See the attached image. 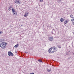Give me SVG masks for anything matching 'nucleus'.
<instances>
[{"label": "nucleus", "instance_id": "nucleus-1", "mask_svg": "<svg viewBox=\"0 0 74 74\" xmlns=\"http://www.w3.org/2000/svg\"><path fill=\"white\" fill-rule=\"evenodd\" d=\"M58 49L55 47H53L50 48L49 50V52L50 53H52L57 51Z\"/></svg>", "mask_w": 74, "mask_h": 74}, {"label": "nucleus", "instance_id": "nucleus-2", "mask_svg": "<svg viewBox=\"0 0 74 74\" xmlns=\"http://www.w3.org/2000/svg\"><path fill=\"white\" fill-rule=\"evenodd\" d=\"M7 43L3 42L1 43L0 44V47L2 49H4L6 48V45Z\"/></svg>", "mask_w": 74, "mask_h": 74}, {"label": "nucleus", "instance_id": "nucleus-3", "mask_svg": "<svg viewBox=\"0 0 74 74\" xmlns=\"http://www.w3.org/2000/svg\"><path fill=\"white\" fill-rule=\"evenodd\" d=\"M8 55L9 56H13L14 54L13 53H12L11 52H10V51L8 52Z\"/></svg>", "mask_w": 74, "mask_h": 74}, {"label": "nucleus", "instance_id": "nucleus-4", "mask_svg": "<svg viewBox=\"0 0 74 74\" xmlns=\"http://www.w3.org/2000/svg\"><path fill=\"white\" fill-rule=\"evenodd\" d=\"M12 12L13 15H15L16 16L17 15L18 13L16 10L14 11V12Z\"/></svg>", "mask_w": 74, "mask_h": 74}, {"label": "nucleus", "instance_id": "nucleus-5", "mask_svg": "<svg viewBox=\"0 0 74 74\" xmlns=\"http://www.w3.org/2000/svg\"><path fill=\"white\" fill-rule=\"evenodd\" d=\"M28 14H29V12H25V15H24V16H25V17H26V16H27Z\"/></svg>", "mask_w": 74, "mask_h": 74}, {"label": "nucleus", "instance_id": "nucleus-6", "mask_svg": "<svg viewBox=\"0 0 74 74\" xmlns=\"http://www.w3.org/2000/svg\"><path fill=\"white\" fill-rule=\"evenodd\" d=\"M49 40L50 41H53V38L52 37H49Z\"/></svg>", "mask_w": 74, "mask_h": 74}, {"label": "nucleus", "instance_id": "nucleus-7", "mask_svg": "<svg viewBox=\"0 0 74 74\" xmlns=\"http://www.w3.org/2000/svg\"><path fill=\"white\" fill-rule=\"evenodd\" d=\"M56 33V32L54 29H53L52 30V32H51V33L52 34H55V33Z\"/></svg>", "mask_w": 74, "mask_h": 74}, {"label": "nucleus", "instance_id": "nucleus-8", "mask_svg": "<svg viewBox=\"0 0 74 74\" xmlns=\"http://www.w3.org/2000/svg\"><path fill=\"white\" fill-rule=\"evenodd\" d=\"M15 3L17 4H19L20 2H19V0H16V1Z\"/></svg>", "mask_w": 74, "mask_h": 74}, {"label": "nucleus", "instance_id": "nucleus-9", "mask_svg": "<svg viewBox=\"0 0 74 74\" xmlns=\"http://www.w3.org/2000/svg\"><path fill=\"white\" fill-rule=\"evenodd\" d=\"M68 23H69V20H66L64 21V23H65V24H66Z\"/></svg>", "mask_w": 74, "mask_h": 74}, {"label": "nucleus", "instance_id": "nucleus-10", "mask_svg": "<svg viewBox=\"0 0 74 74\" xmlns=\"http://www.w3.org/2000/svg\"><path fill=\"white\" fill-rule=\"evenodd\" d=\"M12 8V6H10V7H9L8 9L9 11H10L11 8Z\"/></svg>", "mask_w": 74, "mask_h": 74}, {"label": "nucleus", "instance_id": "nucleus-11", "mask_svg": "<svg viewBox=\"0 0 74 74\" xmlns=\"http://www.w3.org/2000/svg\"><path fill=\"white\" fill-rule=\"evenodd\" d=\"M60 22H63L64 21V19L63 18H61L60 19Z\"/></svg>", "mask_w": 74, "mask_h": 74}, {"label": "nucleus", "instance_id": "nucleus-12", "mask_svg": "<svg viewBox=\"0 0 74 74\" xmlns=\"http://www.w3.org/2000/svg\"><path fill=\"white\" fill-rule=\"evenodd\" d=\"M18 46H19V44H17V45H15L14 47V48H17V47H18Z\"/></svg>", "mask_w": 74, "mask_h": 74}, {"label": "nucleus", "instance_id": "nucleus-13", "mask_svg": "<svg viewBox=\"0 0 74 74\" xmlns=\"http://www.w3.org/2000/svg\"><path fill=\"white\" fill-rule=\"evenodd\" d=\"M12 12L15 11V9H14V8H12Z\"/></svg>", "mask_w": 74, "mask_h": 74}, {"label": "nucleus", "instance_id": "nucleus-14", "mask_svg": "<svg viewBox=\"0 0 74 74\" xmlns=\"http://www.w3.org/2000/svg\"><path fill=\"white\" fill-rule=\"evenodd\" d=\"M47 71H48V72H50V71H51V69H47Z\"/></svg>", "mask_w": 74, "mask_h": 74}, {"label": "nucleus", "instance_id": "nucleus-15", "mask_svg": "<svg viewBox=\"0 0 74 74\" xmlns=\"http://www.w3.org/2000/svg\"><path fill=\"white\" fill-rule=\"evenodd\" d=\"M70 17L71 18H73V15L71 14L70 15Z\"/></svg>", "mask_w": 74, "mask_h": 74}, {"label": "nucleus", "instance_id": "nucleus-16", "mask_svg": "<svg viewBox=\"0 0 74 74\" xmlns=\"http://www.w3.org/2000/svg\"><path fill=\"white\" fill-rule=\"evenodd\" d=\"M38 62H41L42 63V60H38Z\"/></svg>", "mask_w": 74, "mask_h": 74}, {"label": "nucleus", "instance_id": "nucleus-17", "mask_svg": "<svg viewBox=\"0 0 74 74\" xmlns=\"http://www.w3.org/2000/svg\"><path fill=\"white\" fill-rule=\"evenodd\" d=\"M61 1V0H58V3H60Z\"/></svg>", "mask_w": 74, "mask_h": 74}, {"label": "nucleus", "instance_id": "nucleus-18", "mask_svg": "<svg viewBox=\"0 0 74 74\" xmlns=\"http://www.w3.org/2000/svg\"><path fill=\"white\" fill-rule=\"evenodd\" d=\"M44 0H39L40 2H43Z\"/></svg>", "mask_w": 74, "mask_h": 74}, {"label": "nucleus", "instance_id": "nucleus-19", "mask_svg": "<svg viewBox=\"0 0 74 74\" xmlns=\"http://www.w3.org/2000/svg\"><path fill=\"white\" fill-rule=\"evenodd\" d=\"M71 21H74V19H72L71 20Z\"/></svg>", "mask_w": 74, "mask_h": 74}, {"label": "nucleus", "instance_id": "nucleus-20", "mask_svg": "<svg viewBox=\"0 0 74 74\" xmlns=\"http://www.w3.org/2000/svg\"><path fill=\"white\" fill-rule=\"evenodd\" d=\"M1 33H3V32H1H1H0V34H1Z\"/></svg>", "mask_w": 74, "mask_h": 74}, {"label": "nucleus", "instance_id": "nucleus-21", "mask_svg": "<svg viewBox=\"0 0 74 74\" xmlns=\"http://www.w3.org/2000/svg\"><path fill=\"white\" fill-rule=\"evenodd\" d=\"M59 48H61V47H59Z\"/></svg>", "mask_w": 74, "mask_h": 74}, {"label": "nucleus", "instance_id": "nucleus-22", "mask_svg": "<svg viewBox=\"0 0 74 74\" xmlns=\"http://www.w3.org/2000/svg\"><path fill=\"white\" fill-rule=\"evenodd\" d=\"M73 25H74V22L73 23Z\"/></svg>", "mask_w": 74, "mask_h": 74}, {"label": "nucleus", "instance_id": "nucleus-23", "mask_svg": "<svg viewBox=\"0 0 74 74\" xmlns=\"http://www.w3.org/2000/svg\"><path fill=\"white\" fill-rule=\"evenodd\" d=\"M73 55H74V52L73 53Z\"/></svg>", "mask_w": 74, "mask_h": 74}, {"label": "nucleus", "instance_id": "nucleus-24", "mask_svg": "<svg viewBox=\"0 0 74 74\" xmlns=\"http://www.w3.org/2000/svg\"><path fill=\"white\" fill-rule=\"evenodd\" d=\"M15 53H16V51H15Z\"/></svg>", "mask_w": 74, "mask_h": 74}, {"label": "nucleus", "instance_id": "nucleus-25", "mask_svg": "<svg viewBox=\"0 0 74 74\" xmlns=\"http://www.w3.org/2000/svg\"><path fill=\"white\" fill-rule=\"evenodd\" d=\"M26 53H27V52H26Z\"/></svg>", "mask_w": 74, "mask_h": 74}]
</instances>
